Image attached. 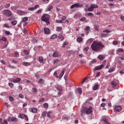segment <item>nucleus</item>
<instances>
[{"label": "nucleus", "instance_id": "nucleus-1", "mask_svg": "<svg viewBox=\"0 0 124 124\" xmlns=\"http://www.w3.org/2000/svg\"><path fill=\"white\" fill-rule=\"evenodd\" d=\"M105 47V46L102 45L101 42H98L97 41H94L91 45V48L93 51H98L101 52V50L103 48Z\"/></svg>", "mask_w": 124, "mask_h": 124}, {"label": "nucleus", "instance_id": "nucleus-2", "mask_svg": "<svg viewBox=\"0 0 124 124\" xmlns=\"http://www.w3.org/2000/svg\"><path fill=\"white\" fill-rule=\"evenodd\" d=\"M93 113V108L90 106L88 107H84L82 110H81V116L83 119H85V114L90 115Z\"/></svg>", "mask_w": 124, "mask_h": 124}, {"label": "nucleus", "instance_id": "nucleus-3", "mask_svg": "<svg viewBox=\"0 0 124 124\" xmlns=\"http://www.w3.org/2000/svg\"><path fill=\"white\" fill-rule=\"evenodd\" d=\"M49 20L50 16H49V15L45 14L41 17V20L43 21V22H45L47 25L50 24Z\"/></svg>", "mask_w": 124, "mask_h": 124}, {"label": "nucleus", "instance_id": "nucleus-4", "mask_svg": "<svg viewBox=\"0 0 124 124\" xmlns=\"http://www.w3.org/2000/svg\"><path fill=\"white\" fill-rule=\"evenodd\" d=\"M3 41V42H5V44L3 46V48H6L7 47V45H8V42H6L7 41V39L4 36H3L0 39V43H1Z\"/></svg>", "mask_w": 124, "mask_h": 124}, {"label": "nucleus", "instance_id": "nucleus-5", "mask_svg": "<svg viewBox=\"0 0 124 124\" xmlns=\"http://www.w3.org/2000/svg\"><path fill=\"white\" fill-rule=\"evenodd\" d=\"M11 82H12L13 83H20V82H21V78H17L16 79L12 78L11 79Z\"/></svg>", "mask_w": 124, "mask_h": 124}, {"label": "nucleus", "instance_id": "nucleus-6", "mask_svg": "<svg viewBox=\"0 0 124 124\" xmlns=\"http://www.w3.org/2000/svg\"><path fill=\"white\" fill-rule=\"evenodd\" d=\"M3 14L8 16H11L12 15L11 12L9 10H5L3 12Z\"/></svg>", "mask_w": 124, "mask_h": 124}, {"label": "nucleus", "instance_id": "nucleus-7", "mask_svg": "<svg viewBox=\"0 0 124 124\" xmlns=\"http://www.w3.org/2000/svg\"><path fill=\"white\" fill-rule=\"evenodd\" d=\"M17 13L20 16H22L23 15H27V14H28V13L27 12L19 10L17 11Z\"/></svg>", "mask_w": 124, "mask_h": 124}, {"label": "nucleus", "instance_id": "nucleus-8", "mask_svg": "<svg viewBox=\"0 0 124 124\" xmlns=\"http://www.w3.org/2000/svg\"><path fill=\"white\" fill-rule=\"evenodd\" d=\"M101 121L104 122V123H105L106 124H111V123L108 121V119L105 117H102V118L101 119Z\"/></svg>", "mask_w": 124, "mask_h": 124}, {"label": "nucleus", "instance_id": "nucleus-9", "mask_svg": "<svg viewBox=\"0 0 124 124\" xmlns=\"http://www.w3.org/2000/svg\"><path fill=\"white\" fill-rule=\"evenodd\" d=\"M75 7L76 8H78V7H81V5L79 4V3H75L70 6V8H71V9L74 8Z\"/></svg>", "mask_w": 124, "mask_h": 124}, {"label": "nucleus", "instance_id": "nucleus-10", "mask_svg": "<svg viewBox=\"0 0 124 124\" xmlns=\"http://www.w3.org/2000/svg\"><path fill=\"white\" fill-rule=\"evenodd\" d=\"M8 122H17V121H18V120L16 117H10L8 118Z\"/></svg>", "mask_w": 124, "mask_h": 124}, {"label": "nucleus", "instance_id": "nucleus-11", "mask_svg": "<svg viewBox=\"0 0 124 124\" xmlns=\"http://www.w3.org/2000/svg\"><path fill=\"white\" fill-rule=\"evenodd\" d=\"M44 31L45 34H50L51 31L49 28H45Z\"/></svg>", "mask_w": 124, "mask_h": 124}, {"label": "nucleus", "instance_id": "nucleus-12", "mask_svg": "<svg viewBox=\"0 0 124 124\" xmlns=\"http://www.w3.org/2000/svg\"><path fill=\"white\" fill-rule=\"evenodd\" d=\"M39 7V5H36L34 7H30L28 8V10L29 11H33V10H35V9H36V8H38Z\"/></svg>", "mask_w": 124, "mask_h": 124}, {"label": "nucleus", "instance_id": "nucleus-13", "mask_svg": "<svg viewBox=\"0 0 124 124\" xmlns=\"http://www.w3.org/2000/svg\"><path fill=\"white\" fill-rule=\"evenodd\" d=\"M55 88L57 89V91L59 92H62V86L56 85L55 86Z\"/></svg>", "mask_w": 124, "mask_h": 124}, {"label": "nucleus", "instance_id": "nucleus-14", "mask_svg": "<svg viewBox=\"0 0 124 124\" xmlns=\"http://www.w3.org/2000/svg\"><path fill=\"white\" fill-rule=\"evenodd\" d=\"M122 110V107L121 106H117L115 107V111L116 112H120Z\"/></svg>", "mask_w": 124, "mask_h": 124}, {"label": "nucleus", "instance_id": "nucleus-15", "mask_svg": "<svg viewBox=\"0 0 124 124\" xmlns=\"http://www.w3.org/2000/svg\"><path fill=\"white\" fill-rule=\"evenodd\" d=\"M110 84L112 86L113 88H116V87L118 86V83L116 82L115 81H111Z\"/></svg>", "mask_w": 124, "mask_h": 124}, {"label": "nucleus", "instance_id": "nucleus-16", "mask_svg": "<svg viewBox=\"0 0 124 124\" xmlns=\"http://www.w3.org/2000/svg\"><path fill=\"white\" fill-rule=\"evenodd\" d=\"M103 66H104V65H103V64H102L98 66H97L94 68V70H100L102 69V68L103 67Z\"/></svg>", "mask_w": 124, "mask_h": 124}, {"label": "nucleus", "instance_id": "nucleus-17", "mask_svg": "<svg viewBox=\"0 0 124 124\" xmlns=\"http://www.w3.org/2000/svg\"><path fill=\"white\" fill-rule=\"evenodd\" d=\"M97 59H98L100 61H103V60L105 59V56L104 55H99L98 56Z\"/></svg>", "mask_w": 124, "mask_h": 124}, {"label": "nucleus", "instance_id": "nucleus-18", "mask_svg": "<svg viewBox=\"0 0 124 124\" xmlns=\"http://www.w3.org/2000/svg\"><path fill=\"white\" fill-rule=\"evenodd\" d=\"M38 60L39 62H40L41 63H44V59H43V57L42 56L39 57Z\"/></svg>", "mask_w": 124, "mask_h": 124}, {"label": "nucleus", "instance_id": "nucleus-19", "mask_svg": "<svg viewBox=\"0 0 124 124\" xmlns=\"http://www.w3.org/2000/svg\"><path fill=\"white\" fill-rule=\"evenodd\" d=\"M0 124H8V122H7V121L6 120H4L2 121V119H0Z\"/></svg>", "mask_w": 124, "mask_h": 124}, {"label": "nucleus", "instance_id": "nucleus-20", "mask_svg": "<svg viewBox=\"0 0 124 124\" xmlns=\"http://www.w3.org/2000/svg\"><path fill=\"white\" fill-rule=\"evenodd\" d=\"M26 116V115L25 114L19 113L18 117L20 118V119H22V120H24Z\"/></svg>", "mask_w": 124, "mask_h": 124}, {"label": "nucleus", "instance_id": "nucleus-21", "mask_svg": "<svg viewBox=\"0 0 124 124\" xmlns=\"http://www.w3.org/2000/svg\"><path fill=\"white\" fill-rule=\"evenodd\" d=\"M53 8V5H49L46 9V11H50V10H52Z\"/></svg>", "mask_w": 124, "mask_h": 124}, {"label": "nucleus", "instance_id": "nucleus-22", "mask_svg": "<svg viewBox=\"0 0 124 124\" xmlns=\"http://www.w3.org/2000/svg\"><path fill=\"white\" fill-rule=\"evenodd\" d=\"M93 41V40L92 38L89 39L87 40L86 44L88 45H91V44L92 43V42Z\"/></svg>", "mask_w": 124, "mask_h": 124}, {"label": "nucleus", "instance_id": "nucleus-23", "mask_svg": "<svg viewBox=\"0 0 124 124\" xmlns=\"http://www.w3.org/2000/svg\"><path fill=\"white\" fill-rule=\"evenodd\" d=\"M45 82V81L43 79H40L38 81V83L39 84H42V85H44V82Z\"/></svg>", "mask_w": 124, "mask_h": 124}, {"label": "nucleus", "instance_id": "nucleus-24", "mask_svg": "<svg viewBox=\"0 0 124 124\" xmlns=\"http://www.w3.org/2000/svg\"><path fill=\"white\" fill-rule=\"evenodd\" d=\"M22 64L24 65V66H29V65H31V63L28 62H22Z\"/></svg>", "mask_w": 124, "mask_h": 124}, {"label": "nucleus", "instance_id": "nucleus-25", "mask_svg": "<svg viewBox=\"0 0 124 124\" xmlns=\"http://www.w3.org/2000/svg\"><path fill=\"white\" fill-rule=\"evenodd\" d=\"M31 111L32 113H36L37 112V108H33L31 109Z\"/></svg>", "mask_w": 124, "mask_h": 124}, {"label": "nucleus", "instance_id": "nucleus-26", "mask_svg": "<svg viewBox=\"0 0 124 124\" xmlns=\"http://www.w3.org/2000/svg\"><path fill=\"white\" fill-rule=\"evenodd\" d=\"M58 37L59 38V39L61 41H62V40L64 39V37H63V35L61 34H59Z\"/></svg>", "mask_w": 124, "mask_h": 124}, {"label": "nucleus", "instance_id": "nucleus-27", "mask_svg": "<svg viewBox=\"0 0 124 124\" xmlns=\"http://www.w3.org/2000/svg\"><path fill=\"white\" fill-rule=\"evenodd\" d=\"M88 11L89 12H92V11H93V7L91 5L90 7H89L88 9Z\"/></svg>", "mask_w": 124, "mask_h": 124}, {"label": "nucleus", "instance_id": "nucleus-28", "mask_svg": "<svg viewBox=\"0 0 124 124\" xmlns=\"http://www.w3.org/2000/svg\"><path fill=\"white\" fill-rule=\"evenodd\" d=\"M98 84H96L95 85H94L93 87V91H96V90H98Z\"/></svg>", "mask_w": 124, "mask_h": 124}, {"label": "nucleus", "instance_id": "nucleus-29", "mask_svg": "<svg viewBox=\"0 0 124 124\" xmlns=\"http://www.w3.org/2000/svg\"><path fill=\"white\" fill-rule=\"evenodd\" d=\"M85 31H86V33L87 34H88L89 33V31H90V27L89 26H87L85 29Z\"/></svg>", "mask_w": 124, "mask_h": 124}, {"label": "nucleus", "instance_id": "nucleus-30", "mask_svg": "<svg viewBox=\"0 0 124 124\" xmlns=\"http://www.w3.org/2000/svg\"><path fill=\"white\" fill-rule=\"evenodd\" d=\"M14 57H15V58H19V52H18V51H16L15 52Z\"/></svg>", "mask_w": 124, "mask_h": 124}, {"label": "nucleus", "instance_id": "nucleus-31", "mask_svg": "<svg viewBox=\"0 0 124 124\" xmlns=\"http://www.w3.org/2000/svg\"><path fill=\"white\" fill-rule=\"evenodd\" d=\"M78 42H82L83 40V38L81 37H78L77 39Z\"/></svg>", "mask_w": 124, "mask_h": 124}, {"label": "nucleus", "instance_id": "nucleus-32", "mask_svg": "<svg viewBox=\"0 0 124 124\" xmlns=\"http://www.w3.org/2000/svg\"><path fill=\"white\" fill-rule=\"evenodd\" d=\"M115 69L114 67H112L109 70H108V72L109 73H112V72L115 71Z\"/></svg>", "mask_w": 124, "mask_h": 124}, {"label": "nucleus", "instance_id": "nucleus-33", "mask_svg": "<svg viewBox=\"0 0 124 124\" xmlns=\"http://www.w3.org/2000/svg\"><path fill=\"white\" fill-rule=\"evenodd\" d=\"M51 114H52V111H48L46 113V116L48 118H51Z\"/></svg>", "mask_w": 124, "mask_h": 124}, {"label": "nucleus", "instance_id": "nucleus-34", "mask_svg": "<svg viewBox=\"0 0 124 124\" xmlns=\"http://www.w3.org/2000/svg\"><path fill=\"white\" fill-rule=\"evenodd\" d=\"M80 20L81 21V22H84V21H85V22H88V20H87V18L86 17H82L81 18Z\"/></svg>", "mask_w": 124, "mask_h": 124}, {"label": "nucleus", "instance_id": "nucleus-35", "mask_svg": "<svg viewBox=\"0 0 124 124\" xmlns=\"http://www.w3.org/2000/svg\"><path fill=\"white\" fill-rule=\"evenodd\" d=\"M62 28L61 27H57L56 28L57 31H62Z\"/></svg>", "mask_w": 124, "mask_h": 124}, {"label": "nucleus", "instance_id": "nucleus-36", "mask_svg": "<svg viewBox=\"0 0 124 124\" xmlns=\"http://www.w3.org/2000/svg\"><path fill=\"white\" fill-rule=\"evenodd\" d=\"M95 62H96V61L95 60H93L90 62L89 65H92V64H93V63H95Z\"/></svg>", "mask_w": 124, "mask_h": 124}, {"label": "nucleus", "instance_id": "nucleus-37", "mask_svg": "<svg viewBox=\"0 0 124 124\" xmlns=\"http://www.w3.org/2000/svg\"><path fill=\"white\" fill-rule=\"evenodd\" d=\"M28 20H29V18H28V17H24L22 19V22H24L25 23V22H27V21H28Z\"/></svg>", "mask_w": 124, "mask_h": 124}, {"label": "nucleus", "instance_id": "nucleus-38", "mask_svg": "<svg viewBox=\"0 0 124 124\" xmlns=\"http://www.w3.org/2000/svg\"><path fill=\"white\" fill-rule=\"evenodd\" d=\"M64 74V70H63L62 73L60 74V75L59 76V78L61 79L63 76V75Z\"/></svg>", "mask_w": 124, "mask_h": 124}, {"label": "nucleus", "instance_id": "nucleus-39", "mask_svg": "<svg viewBox=\"0 0 124 124\" xmlns=\"http://www.w3.org/2000/svg\"><path fill=\"white\" fill-rule=\"evenodd\" d=\"M92 7H93V9H94V8H98V5H96V4H91Z\"/></svg>", "mask_w": 124, "mask_h": 124}, {"label": "nucleus", "instance_id": "nucleus-40", "mask_svg": "<svg viewBox=\"0 0 124 124\" xmlns=\"http://www.w3.org/2000/svg\"><path fill=\"white\" fill-rule=\"evenodd\" d=\"M11 24L13 26H16V25H17V21L16 20L13 21H12Z\"/></svg>", "mask_w": 124, "mask_h": 124}, {"label": "nucleus", "instance_id": "nucleus-41", "mask_svg": "<svg viewBox=\"0 0 124 124\" xmlns=\"http://www.w3.org/2000/svg\"><path fill=\"white\" fill-rule=\"evenodd\" d=\"M53 57H59V53L57 52H54L53 54Z\"/></svg>", "mask_w": 124, "mask_h": 124}, {"label": "nucleus", "instance_id": "nucleus-42", "mask_svg": "<svg viewBox=\"0 0 124 124\" xmlns=\"http://www.w3.org/2000/svg\"><path fill=\"white\" fill-rule=\"evenodd\" d=\"M55 38H57V35L54 34L51 36L50 39H55Z\"/></svg>", "mask_w": 124, "mask_h": 124}, {"label": "nucleus", "instance_id": "nucleus-43", "mask_svg": "<svg viewBox=\"0 0 124 124\" xmlns=\"http://www.w3.org/2000/svg\"><path fill=\"white\" fill-rule=\"evenodd\" d=\"M23 52L25 54V55H29L30 54V52L27 50H24Z\"/></svg>", "mask_w": 124, "mask_h": 124}, {"label": "nucleus", "instance_id": "nucleus-44", "mask_svg": "<svg viewBox=\"0 0 124 124\" xmlns=\"http://www.w3.org/2000/svg\"><path fill=\"white\" fill-rule=\"evenodd\" d=\"M32 93H37V89L36 88H33L32 89Z\"/></svg>", "mask_w": 124, "mask_h": 124}, {"label": "nucleus", "instance_id": "nucleus-45", "mask_svg": "<svg viewBox=\"0 0 124 124\" xmlns=\"http://www.w3.org/2000/svg\"><path fill=\"white\" fill-rule=\"evenodd\" d=\"M63 120H67L68 119V117L66 116V115H64L62 117Z\"/></svg>", "mask_w": 124, "mask_h": 124}, {"label": "nucleus", "instance_id": "nucleus-46", "mask_svg": "<svg viewBox=\"0 0 124 124\" xmlns=\"http://www.w3.org/2000/svg\"><path fill=\"white\" fill-rule=\"evenodd\" d=\"M56 23H60V24H62V23H63V21H62V20H56Z\"/></svg>", "mask_w": 124, "mask_h": 124}, {"label": "nucleus", "instance_id": "nucleus-47", "mask_svg": "<svg viewBox=\"0 0 124 124\" xmlns=\"http://www.w3.org/2000/svg\"><path fill=\"white\" fill-rule=\"evenodd\" d=\"M68 44V43L67 42H64L62 45V47L64 48V47H65V46H66V45H67Z\"/></svg>", "mask_w": 124, "mask_h": 124}, {"label": "nucleus", "instance_id": "nucleus-48", "mask_svg": "<svg viewBox=\"0 0 124 124\" xmlns=\"http://www.w3.org/2000/svg\"><path fill=\"white\" fill-rule=\"evenodd\" d=\"M87 15H88V16H90L92 17H93V16H94V15L93 13H89L87 14Z\"/></svg>", "mask_w": 124, "mask_h": 124}, {"label": "nucleus", "instance_id": "nucleus-49", "mask_svg": "<svg viewBox=\"0 0 124 124\" xmlns=\"http://www.w3.org/2000/svg\"><path fill=\"white\" fill-rule=\"evenodd\" d=\"M60 62V60H59V59H54L53 63H54V64L57 63V62Z\"/></svg>", "mask_w": 124, "mask_h": 124}, {"label": "nucleus", "instance_id": "nucleus-50", "mask_svg": "<svg viewBox=\"0 0 124 124\" xmlns=\"http://www.w3.org/2000/svg\"><path fill=\"white\" fill-rule=\"evenodd\" d=\"M19 97H20V98H24V96L23 94L22 93H19L18 95Z\"/></svg>", "mask_w": 124, "mask_h": 124}, {"label": "nucleus", "instance_id": "nucleus-51", "mask_svg": "<svg viewBox=\"0 0 124 124\" xmlns=\"http://www.w3.org/2000/svg\"><path fill=\"white\" fill-rule=\"evenodd\" d=\"M78 93H82V89L81 88H78Z\"/></svg>", "mask_w": 124, "mask_h": 124}, {"label": "nucleus", "instance_id": "nucleus-52", "mask_svg": "<svg viewBox=\"0 0 124 124\" xmlns=\"http://www.w3.org/2000/svg\"><path fill=\"white\" fill-rule=\"evenodd\" d=\"M46 114H47V111L43 112L42 113V117H45V116H46Z\"/></svg>", "mask_w": 124, "mask_h": 124}, {"label": "nucleus", "instance_id": "nucleus-53", "mask_svg": "<svg viewBox=\"0 0 124 124\" xmlns=\"http://www.w3.org/2000/svg\"><path fill=\"white\" fill-rule=\"evenodd\" d=\"M117 52L123 53V52H124V49H123L122 48H119L117 50Z\"/></svg>", "mask_w": 124, "mask_h": 124}, {"label": "nucleus", "instance_id": "nucleus-54", "mask_svg": "<svg viewBox=\"0 0 124 124\" xmlns=\"http://www.w3.org/2000/svg\"><path fill=\"white\" fill-rule=\"evenodd\" d=\"M9 87H10V88H13V86H14V84L12 83H9L8 84Z\"/></svg>", "mask_w": 124, "mask_h": 124}, {"label": "nucleus", "instance_id": "nucleus-55", "mask_svg": "<svg viewBox=\"0 0 124 124\" xmlns=\"http://www.w3.org/2000/svg\"><path fill=\"white\" fill-rule=\"evenodd\" d=\"M9 100H10V101H14V98H13V97L11 96H10L9 97Z\"/></svg>", "mask_w": 124, "mask_h": 124}, {"label": "nucleus", "instance_id": "nucleus-56", "mask_svg": "<svg viewBox=\"0 0 124 124\" xmlns=\"http://www.w3.org/2000/svg\"><path fill=\"white\" fill-rule=\"evenodd\" d=\"M62 91H59V92L58 93V96L59 97H60V96H61V95H62Z\"/></svg>", "mask_w": 124, "mask_h": 124}, {"label": "nucleus", "instance_id": "nucleus-57", "mask_svg": "<svg viewBox=\"0 0 124 124\" xmlns=\"http://www.w3.org/2000/svg\"><path fill=\"white\" fill-rule=\"evenodd\" d=\"M66 19V16H63L62 17V22H63V21H64V20Z\"/></svg>", "mask_w": 124, "mask_h": 124}, {"label": "nucleus", "instance_id": "nucleus-58", "mask_svg": "<svg viewBox=\"0 0 124 124\" xmlns=\"http://www.w3.org/2000/svg\"><path fill=\"white\" fill-rule=\"evenodd\" d=\"M119 44V42L117 41H114L113 42V44H114V45H117Z\"/></svg>", "mask_w": 124, "mask_h": 124}, {"label": "nucleus", "instance_id": "nucleus-59", "mask_svg": "<svg viewBox=\"0 0 124 124\" xmlns=\"http://www.w3.org/2000/svg\"><path fill=\"white\" fill-rule=\"evenodd\" d=\"M23 120H25V121H27L28 122V121H29V117H28L27 115H25V117H24V119H23Z\"/></svg>", "mask_w": 124, "mask_h": 124}, {"label": "nucleus", "instance_id": "nucleus-60", "mask_svg": "<svg viewBox=\"0 0 124 124\" xmlns=\"http://www.w3.org/2000/svg\"><path fill=\"white\" fill-rule=\"evenodd\" d=\"M4 27H5V28H7V29H9L10 28L9 25H8V24H5Z\"/></svg>", "mask_w": 124, "mask_h": 124}, {"label": "nucleus", "instance_id": "nucleus-61", "mask_svg": "<svg viewBox=\"0 0 124 124\" xmlns=\"http://www.w3.org/2000/svg\"><path fill=\"white\" fill-rule=\"evenodd\" d=\"M5 33L6 35H9V34H10V32L9 31H5Z\"/></svg>", "mask_w": 124, "mask_h": 124}, {"label": "nucleus", "instance_id": "nucleus-62", "mask_svg": "<svg viewBox=\"0 0 124 124\" xmlns=\"http://www.w3.org/2000/svg\"><path fill=\"white\" fill-rule=\"evenodd\" d=\"M10 4H7L5 5V8H8V7H10Z\"/></svg>", "mask_w": 124, "mask_h": 124}, {"label": "nucleus", "instance_id": "nucleus-63", "mask_svg": "<svg viewBox=\"0 0 124 124\" xmlns=\"http://www.w3.org/2000/svg\"><path fill=\"white\" fill-rule=\"evenodd\" d=\"M45 100V99L44 98H42L40 100H39V102H43Z\"/></svg>", "mask_w": 124, "mask_h": 124}, {"label": "nucleus", "instance_id": "nucleus-64", "mask_svg": "<svg viewBox=\"0 0 124 124\" xmlns=\"http://www.w3.org/2000/svg\"><path fill=\"white\" fill-rule=\"evenodd\" d=\"M48 104L47 103H45L44 105V107H45V108H48Z\"/></svg>", "mask_w": 124, "mask_h": 124}]
</instances>
